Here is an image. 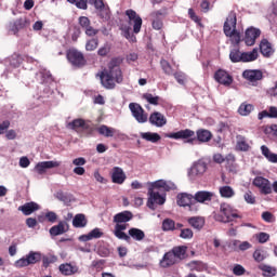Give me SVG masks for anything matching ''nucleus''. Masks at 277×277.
I'll return each mask as SVG.
<instances>
[{
	"label": "nucleus",
	"mask_w": 277,
	"mask_h": 277,
	"mask_svg": "<svg viewBox=\"0 0 277 277\" xmlns=\"http://www.w3.org/2000/svg\"><path fill=\"white\" fill-rule=\"evenodd\" d=\"M126 16H128L129 25L133 26V34H140L142 31V17L137 14V12L132 9L126 11Z\"/></svg>",
	"instance_id": "10"
},
{
	"label": "nucleus",
	"mask_w": 277,
	"mask_h": 277,
	"mask_svg": "<svg viewBox=\"0 0 277 277\" xmlns=\"http://www.w3.org/2000/svg\"><path fill=\"white\" fill-rule=\"evenodd\" d=\"M205 172H207V162L199 160L188 169V179L190 181H196L203 176Z\"/></svg>",
	"instance_id": "8"
},
{
	"label": "nucleus",
	"mask_w": 277,
	"mask_h": 277,
	"mask_svg": "<svg viewBox=\"0 0 277 277\" xmlns=\"http://www.w3.org/2000/svg\"><path fill=\"white\" fill-rule=\"evenodd\" d=\"M149 122L154 127L161 128V127H166V124H168V119H166V116H163V114L156 111L149 116Z\"/></svg>",
	"instance_id": "19"
},
{
	"label": "nucleus",
	"mask_w": 277,
	"mask_h": 277,
	"mask_svg": "<svg viewBox=\"0 0 277 277\" xmlns=\"http://www.w3.org/2000/svg\"><path fill=\"white\" fill-rule=\"evenodd\" d=\"M40 205L37 202L30 201L25 203L24 206H21L18 208V211H22L25 215H31V213H35V211H39Z\"/></svg>",
	"instance_id": "27"
},
{
	"label": "nucleus",
	"mask_w": 277,
	"mask_h": 277,
	"mask_svg": "<svg viewBox=\"0 0 277 277\" xmlns=\"http://www.w3.org/2000/svg\"><path fill=\"white\" fill-rule=\"evenodd\" d=\"M45 220H48V222H50L51 224H55V222H57V213L53 211L47 212Z\"/></svg>",
	"instance_id": "60"
},
{
	"label": "nucleus",
	"mask_w": 277,
	"mask_h": 277,
	"mask_svg": "<svg viewBox=\"0 0 277 277\" xmlns=\"http://www.w3.org/2000/svg\"><path fill=\"white\" fill-rule=\"evenodd\" d=\"M25 27H27V21L23 18L17 19L13 24V32L16 34L18 30L25 29Z\"/></svg>",
	"instance_id": "51"
},
{
	"label": "nucleus",
	"mask_w": 277,
	"mask_h": 277,
	"mask_svg": "<svg viewBox=\"0 0 277 277\" xmlns=\"http://www.w3.org/2000/svg\"><path fill=\"white\" fill-rule=\"evenodd\" d=\"M253 185L260 189L261 194L264 196H267L272 194V183L269 180L263 177V176H256L253 180Z\"/></svg>",
	"instance_id": "11"
},
{
	"label": "nucleus",
	"mask_w": 277,
	"mask_h": 277,
	"mask_svg": "<svg viewBox=\"0 0 277 277\" xmlns=\"http://www.w3.org/2000/svg\"><path fill=\"white\" fill-rule=\"evenodd\" d=\"M142 140H145L146 142H151V144H157L159 140H161V135L159 133L155 132H142L141 133Z\"/></svg>",
	"instance_id": "37"
},
{
	"label": "nucleus",
	"mask_w": 277,
	"mask_h": 277,
	"mask_svg": "<svg viewBox=\"0 0 277 277\" xmlns=\"http://www.w3.org/2000/svg\"><path fill=\"white\" fill-rule=\"evenodd\" d=\"M162 230L168 233L170 230H176V223L172 219H164L162 221Z\"/></svg>",
	"instance_id": "45"
},
{
	"label": "nucleus",
	"mask_w": 277,
	"mask_h": 277,
	"mask_svg": "<svg viewBox=\"0 0 277 277\" xmlns=\"http://www.w3.org/2000/svg\"><path fill=\"white\" fill-rule=\"evenodd\" d=\"M42 261V253L38 251H30L24 258L14 262V267L21 269L23 267H29V265H36Z\"/></svg>",
	"instance_id": "4"
},
{
	"label": "nucleus",
	"mask_w": 277,
	"mask_h": 277,
	"mask_svg": "<svg viewBox=\"0 0 277 277\" xmlns=\"http://www.w3.org/2000/svg\"><path fill=\"white\" fill-rule=\"evenodd\" d=\"M150 185L154 189H163L164 192H172L176 189V184L166 180H158L153 182Z\"/></svg>",
	"instance_id": "18"
},
{
	"label": "nucleus",
	"mask_w": 277,
	"mask_h": 277,
	"mask_svg": "<svg viewBox=\"0 0 277 277\" xmlns=\"http://www.w3.org/2000/svg\"><path fill=\"white\" fill-rule=\"evenodd\" d=\"M97 132L104 137H114V135H120V131H118L116 128H109L105 124L97 128Z\"/></svg>",
	"instance_id": "29"
},
{
	"label": "nucleus",
	"mask_w": 277,
	"mask_h": 277,
	"mask_svg": "<svg viewBox=\"0 0 277 277\" xmlns=\"http://www.w3.org/2000/svg\"><path fill=\"white\" fill-rule=\"evenodd\" d=\"M260 51L264 57H272L274 55V48H272V43L267 39L261 41Z\"/></svg>",
	"instance_id": "30"
},
{
	"label": "nucleus",
	"mask_w": 277,
	"mask_h": 277,
	"mask_svg": "<svg viewBox=\"0 0 277 277\" xmlns=\"http://www.w3.org/2000/svg\"><path fill=\"white\" fill-rule=\"evenodd\" d=\"M263 118H277V107L271 106L268 111L263 110L259 114V120H263Z\"/></svg>",
	"instance_id": "40"
},
{
	"label": "nucleus",
	"mask_w": 277,
	"mask_h": 277,
	"mask_svg": "<svg viewBox=\"0 0 277 277\" xmlns=\"http://www.w3.org/2000/svg\"><path fill=\"white\" fill-rule=\"evenodd\" d=\"M160 66H161V69L163 70L164 75H168L169 77L174 75V69L172 68V65H170V62L162 58L160 61Z\"/></svg>",
	"instance_id": "46"
},
{
	"label": "nucleus",
	"mask_w": 277,
	"mask_h": 277,
	"mask_svg": "<svg viewBox=\"0 0 277 277\" xmlns=\"http://www.w3.org/2000/svg\"><path fill=\"white\" fill-rule=\"evenodd\" d=\"M233 274L235 276H243V274H246V268L243 266H241L240 264H237L233 268Z\"/></svg>",
	"instance_id": "61"
},
{
	"label": "nucleus",
	"mask_w": 277,
	"mask_h": 277,
	"mask_svg": "<svg viewBox=\"0 0 277 277\" xmlns=\"http://www.w3.org/2000/svg\"><path fill=\"white\" fill-rule=\"evenodd\" d=\"M100 79L103 88L106 90H114V88H116V83H122V70L120 69L118 60L113 58L110 61L108 64V70L102 71Z\"/></svg>",
	"instance_id": "1"
},
{
	"label": "nucleus",
	"mask_w": 277,
	"mask_h": 277,
	"mask_svg": "<svg viewBox=\"0 0 277 277\" xmlns=\"http://www.w3.org/2000/svg\"><path fill=\"white\" fill-rule=\"evenodd\" d=\"M72 226L74 228H85L88 226V219L85 217V214H76L72 219Z\"/></svg>",
	"instance_id": "33"
},
{
	"label": "nucleus",
	"mask_w": 277,
	"mask_h": 277,
	"mask_svg": "<svg viewBox=\"0 0 277 277\" xmlns=\"http://www.w3.org/2000/svg\"><path fill=\"white\" fill-rule=\"evenodd\" d=\"M176 263L179 262L174 256V253H172V251H168L167 253H164V255L160 260L159 265L160 267L168 268V267H172V265H176Z\"/></svg>",
	"instance_id": "22"
},
{
	"label": "nucleus",
	"mask_w": 277,
	"mask_h": 277,
	"mask_svg": "<svg viewBox=\"0 0 277 277\" xmlns=\"http://www.w3.org/2000/svg\"><path fill=\"white\" fill-rule=\"evenodd\" d=\"M193 200H194V196L190 194L181 193L177 195L179 207H189Z\"/></svg>",
	"instance_id": "31"
},
{
	"label": "nucleus",
	"mask_w": 277,
	"mask_h": 277,
	"mask_svg": "<svg viewBox=\"0 0 277 277\" xmlns=\"http://www.w3.org/2000/svg\"><path fill=\"white\" fill-rule=\"evenodd\" d=\"M166 137H169L170 140H186L185 144H194L196 132H194V130L185 129L166 134Z\"/></svg>",
	"instance_id": "6"
},
{
	"label": "nucleus",
	"mask_w": 277,
	"mask_h": 277,
	"mask_svg": "<svg viewBox=\"0 0 277 277\" xmlns=\"http://www.w3.org/2000/svg\"><path fill=\"white\" fill-rule=\"evenodd\" d=\"M133 220V212L126 210L122 212H119L114 215L113 222L115 225L114 235L117 237V239H121L123 241H131V237L127 235V233H123V230H127L129 224L128 222H131Z\"/></svg>",
	"instance_id": "2"
},
{
	"label": "nucleus",
	"mask_w": 277,
	"mask_h": 277,
	"mask_svg": "<svg viewBox=\"0 0 277 277\" xmlns=\"http://www.w3.org/2000/svg\"><path fill=\"white\" fill-rule=\"evenodd\" d=\"M151 25L153 29L159 30L163 27V13L161 11H154L151 14Z\"/></svg>",
	"instance_id": "24"
},
{
	"label": "nucleus",
	"mask_w": 277,
	"mask_h": 277,
	"mask_svg": "<svg viewBox=\"0 0 277 277\" xmlns=\"http://www.w3.org/2000/svg\"><path fill=\"white\" fill-rule=\"evenodd\" d=\"M259 58V50L253 49L251 52L242 53V62H254Z\"/></svg>",
	"instance_id": "42"
},
{
	"label": "nucleus",
	"mask_w": 277,
	"mask_h": 277,
	"mask_svg": "<svg viewBox=\"0 0 277 277\" xmlns=\"http://www.w3.org/2000/svg\"><path fill=\"white\" fill-rule=\"evenodd\" d=\"M128 234L130 235L129 237H132V239H134L135 241H142L144 237H146L144 230L135 227L130 228Z\"/></svg>",
	"instance_id": "38"
},
{
	"label": "nucleus",
	"mask_w": 277,
	"mask_h": 277,
	"mask_svg": "<svg viewBox=\"0 0 277 277\" xmlns=\"http://www.w3.org/2000/svg\"><path fill=\"white\" fill-rule=\"evenodd\" d=\"M58 272H61L63 276H75V274H79V266L64 263L58 266Z\"/></svg>",
	"instance_id": "21"
},
{
	"label": "nucleus",
	"mask_w": 277,
	"mask_h": 277,
	"mask_svg": "<svg viewBox=\"0 0 277 277\" xmlns=\"http://www.w3.org/2000/svg\"><path fill=\"white\" fill-rule=\"evenodd\" d=\"M219 192L222 198H233L235 196V189L230 186H221Z\"/></svg>",
	"instance_id": "44"
},
{
	"label": "nucleus",
	"mask_w": 277,
	"mask_h": 277,
	"mask_svg": "<svg viewBox=\"0 0 277 277\" xmlns=\"http://www.w3.org/2000/svg\"><path fill=\"white\" fill-rule=\"evenodd\" d=\"M254 111V106L252 104L242 103L238 108V114L240 116H250Z\"/></svg>",
	"instance_id": "41"
},
{
	"label": "nucleus",
	"mask_w": 277,
	"mask_h": 277,
	"mask_svg": "<svg viewBox=\"0 0 277 277\" xmlns=\"http://www.w3.org/2000/svg\"><path fill=\"white\" fill-rule=\"evenodd\" d=\"M221 214L215 215L216 222H224L225 224L228 222H233L235 217H241L237 214V210H233V207L228 203H221L220 206Z\"/></svg>",
	"instance_id": "5"
},
{
	"label": "nucleus",
	"mask_w": 277,
	"mask_h": 277,
	"mask_svg": "<svg viewBox=\"0 0 277 277\" xmlns=\"http://www.w3.org/2000/svg\"><path fill=\"white\" fill-rule=\"evenodd\" d=\"M122 34L127 40H130V42H135V36L131 35V27L122 28Z\"/></svg>",
	"instance_id": "58"
},
{
	"label": "nucleus",
	"mask_w": 277,
	"mask_h": 277,
	"mask_svg": "<svg viewBox=\"0 0 277 277\" xmlns=\"http://www.w3.org/2000/svg\"><path fill=\"white\" fill-rule=\"evenodd\" d=\"M62 162L55 160L42 161L36 164L35 170L38 174H44L47 170H51L52 168H60Z\"/></svg>",
	"instance_id": "14"
},
{
	"label": "nucleus",
	"mask_w": 277,
	"mask_h": 277,
	"mask_svg": "<svg viewBox=\"0 0 277 277\" xmlns=\"http://www.w3.org/2000/svg\"><path fill=\"white\" fill-rule=\"evenodd\" d=\"M43 267H49L53 263H57V256L50 254L42 258Z\"/></svg>",
	"instance_id": "50"
},
{
	"label": "nucleus",
	"mask_w": 277,
	"mask_h": 277,
	"mask_svg": "<svg viewBox=\"0 0 277 277\" xmlns=\"http://www.w3.org/2000/svg\"><path fill=\"white\" fill-rule=\"evenodd\" d=\"M236 150H240V153H248V150H250V144L246 136L241 134L236 136Z\"/></svg>",
	"instance_id": "26"
},
{
	"label": "nucleus",
	"mask_w": 277,
	"mask_h": 277,
	"mask_svg": "<svg viewBox=\"0 0 277 277\" xmlns=\"http://www.w3.org/2000/svg\"><path fill=\"white\" fill-rule=\"evenodd\" d=\"M261 36V30L258 28H249L246 30L245 35V43L247 47H254L256 42V38Z\"/></svg>",
	"instance_id": "15"
},
{
	"label": "nucleus",
	"mask_w": 277,
	"mask_h": 277,
	"mask_svg": "<svg viewBox=\"0 0 277 277\" xmlns=\"http://www.w3.org/2000/svg\"><path fill=\"white\" fill-rule=\"evenodd\" d=\"M175 80L177 81V83H180V85H185V79L186 76L185 74H183V71H176L173 74Z\"/></svg>",
	"instance_id": "57"
},
{
	"label": "nucleus",
	"mask_w": 277,
	"mask_h": 277,
	"mask_svg": "<svg viewBox=\"0 0 277 277\" xmlns=\"http://www.w3.org/2000/svg\"><path fill=\"white\" fill-rule=\"evenodd\" d=\"M31 164V161H29V158L27 156H23L19 158V168H29Z\"/></svg>",
	"instance_id": "63"
},
{
	"label": "nucleus",
	"mask_w": 277,
	"mask_h": 277,
	"mask_svg": "<svg viewBox=\"0 0 277 277\" xmlns=\"http://www.w3.org/2000/svg\"><path fill=\"white\" fill-rule=\"evenodd\" d=\"M8 129H10V120H4L2 123H0V135L6 133Z\"/></svg>",
	"instance_id": "64"
},
{
	"label": "nucleus",
	"mask_w": 277,
	"mask_h": 277,
	"mask_svg": "<svg viewBox=\"0 0 277 277\" xmlns=\"http://www.w3.org/2000/svg\"><path fill=\"white\" fill-rule=\"evenodd\" d=\"M143 98H145L149 105H159V96H154L150 93H146L143 95Z\"/></svg>",
	"instance_id": "54"
},
{
	"label": "nucleus",
	"mask_w": 277,
	"mask_h": 277,
	"mask_svg": "<svg viewBox=\"0 0 277 277\" xmlns=\"http://www.w3.org/2000/svg\"><path fill=\"white\" fill-rule=\"evenodd\" d=\"M186 267H188L189 272H207V264L202 261H190L186 264Z\"/></svg>",
	"instance_id": "34"
},
{
	"label": "nucleus",
	"mask_w": 277,
	"mask_h": 277,
	"mask_svg": "<svg viewBox=\"0 0 277 277\" xmlns=\"http://www.w3.org/2000/svg\"><path fill=\"white\" fill-rule=\"evenodd\" d=\"M214 79L217 81V83H221V85H225L228 88V85H232L233 83V76H230L226 70L219 69L214 74Z\"/></svg>",
	"instance_id": "13"
},
{
	"label": "nucleus",
	"mask_w": 277,
	"mask_h": 277,
	"mask_svg": "<svg viewBox=\"0 0 277 277\" xmlns=\"http://www.w3.org/2000/svg\"><path fill=\"white\" fill-rule=\"evenodd\" d=\"M181 239H192L194 237V232L190 228L181 229Z\"/></svg>",
	"instance_id": "55"
},
{
	"label": "nucleus",
	"mask_w": 277,
	"mask_h": 277,
	"mask_svg": "<svg viewBox=\"0 0 277 277\" xmlns=\"http://www.w3.org/2000/svg\"><path fill=\"white\" fill-rule=\"evenodd\" d=\"M213 196H215V194H213L212 192L199 190L193 197H194V200H196V202H200L201 205H205V202H211L213 200Z\"/></svg>",
	"instance_id": "20"
},
{
	"label": "nucleus",
	"mask_w": 277,
	"mask_h": 277,
	"mask_svg": "<svg viewBox=\"0 0 277 277\" xmlns=\"http://www.w3.org/2000/svg\"><path fill=\"white\" fill-rule=\"evenodd\" d=\"M224 34L227 38H230L232 42L239 44L241 42V35L237 31V14L235 11L229 12L224 26Z\"/></svg>",
	"instance_id": "3"
},
{
	"label": "nucleus",
	"mask_w": 277,
	"mask_h": 277,
	"mask_svg": "<svg viewBox=\"0 0 277 277\" xmlns=\"http://www.w3.org/2000/svg\"><path fill=\"white\" fill-rule=\"evenodd\" d=\"M243 79H247V81H261L263 79V71L259 69H247L242 72Z\"/></svg>",
	"instance_id": "23"
},
{
	"label": "nucleus",
	"mask_w": 277,
	"mask_h": 277,
	"mask_svg": "<svg viewBox=\"0 0 277 277\" xmlns=\"http://www.w3.org/2000/svg\"><path fill=\"white\" fill-rule=\"evenodd\" d=\"M170 251L174 255V258L177 260V263H179L180 261H183V259H185V254H187V247L179 246V247H174Z\"/></svg>",
	"instance_id": "35"
},
{
	"label": "nucleus",
	"mask_w": 277,
	"mask_h": 277,
	"mask_svg": "<svg viewBox=\"0 0 277 277\" xmlns=\"http://www.w3.org/2000/svg\"><path fill=\"white\" fill-rule=\"evenodd\" d=\"M110 51L111 48L109 47V44H105L104 47L98 49L97 55H100V57H105Z\"/></svg>",
	"instance_id": "59"
},
{
	"label": "nucleus",
	"mask_w": 277,
	"mask_h": 277,
	"mask_svg": "<svg viewBox=\"0 0 277 277\" xmlns=\"http://www.w3.org/2000/svg\"><path fill=\"white\" fill-rule=\"evenodd\" d=\"M188 224H190L193 228L200 230L205 226V219L200 216H193L188 219Z\"/></svg>",
	"instance_id": "39"
},
{
	"label": "nucleus",
	"mask_w": 277,
	"mask_h": 277,
	"mask_svg": "<svg viewBox=\"0 0 277 277\" xmlns=\"http://www.w3.org/2000/svg\"><path fill=\"white\" fill-rule=\"evenodd\" d=\"M68 128L72 129L74 131H79L82 129L83 131H90V126L83 119H75L74 121L68 123Z\"/></svg>",
	"instance_id": "28"
},
{
	"label": "nucleus",
	"mask_w": 277,
	"mask_h": 277,
	"mask_svg": "<svg viewBox=\"0 0 277 277\" xmlns=\"http://www.w3.org/2000/svg\"><path fill=\"white\" fill-rule=\"evenodd\" d=\"M243 198L247 205H256V197L254 196L252 190H248L247 193H245Z\"/></svg>",
	"instance_id": "52"
},
{
	"label": "nucleus",
	"mask_w": 277,
	"mask_h": 277,
	"mask_svg": "<svg viewBox=\"0 0 277 277\" xmlns=\"http://www.w3.org/2000/svg\"><path fill=\"white\" fill-rule=\"evenodd\" d=\"M98 48V39H90L85 43L87 51H96Z\"/></svg>",
	"instance_id": "53"
},
{
	"label": "nucleus",
	"mask_w": 277,
	"mask_h": 277,
	"mask_svg": "<svg viewBox=\"0 0 277 277\" xmlns=\"http://www.w3.org/2000/svg\"><path fill=\"white\" fill-rule=\"evenodd\" d=\"M256 239L259 243H267L269 241V234L261 232L260 234H256Z\"/></svg>",
	"instance_id": "56"
},
{
	"label": "nucleus",
	"mask_w": 277,
	"mask_h": 277,
	"mask_svg": "<svg viewBox=\"0 0 277 277\" xmlns=\"http://www.w3.org/2000/svg\"><path fill=\"white\" fill-rule=\"evenodd\" d=\"M55 198L60 200L61 202H64L65 205H68L69 202H72V195L68 193H64L62 190H58L55 194Z\"/></svg>",
	"instance_id": "43"
},
{
	"label": "nucleus",
	"mask_w": 277,
	"mask_h": 277,
	"mask_svg": "<svg viewBox=\"0 0 277 277\" xmlns=\"http://www.w3.org/2000/svg\"><path fill=\"white\" fill-rule=\"evenodd\" d=\"M155 188L149 187L148 189V200H147V207L148 209H151V211H155V205H164L166 203V197L159 192H155Z\"/></svg>",
	"instance_id": "9"
},
{
	"label": "nucleus",
	"mask_w": 277,
	"mask_h": 277,
	"mask_svg": "<svg viewBox=\"0 0 277 277\" xmlns=\"http://www.w3.org/2000/svg\"><path fill=\"white\" fill-rule=\"evenodd\" d=\"M71 5H76L78 10H88V0H67Z\"/></svg>",
	"instance_id": "49"
},
{
	"label": "nucleus",
	"mask_w": 277,
	"mask_h": 277,
	"mask_svg": "<svg viewBox=\"0 0 277 277\" xmlns=\"http://www.w3.org/2000/svg\"><path fill=\"white\" fill-rule=\"evenodd\" d=\"M262 155L269 161L271 163H277V154L272 153L268 146H261Z\"/></svg>",
	"instance_id": "36"
},
{
	"label": "nucleus",
	"mask_w": 277,
	"mask_h": 277,
	"mask_svg": "<svg viewBox=\"0 0 277 277\" xmlns=\"http://www.w3.org/2000/svg\"><path fill=\"white\" fill-rule=\"evenodd\" d=\"M260 269L263 272V276L274 277L276 276V267L269 265H260Z\"/></svg>",
	"instance_id": "48"
},
{
	"label": "nucleus",
	"mask_w": 277,
	"mask_h": 277,
	"mask_svg": "<svg viewBox=\"0 0 277 277\" xmlns=\"http://www.w3.org/2000/svg\"><path fill=\"white\" fill-rule=\"evenodd\" d=\"M67 60L72 66H85L83 54L77 50H69L67 52Z\"/></svg>",
	"instance_id": "12"
},
{
	"label": "nucleus",
	"mask_w": 277,
	"mask_h": 277,
	"mask_svg": "<svg viewBox=\"0 0 277 277\" xmlns=\"http://www.w3.org/2000/svg\"><path fill=\"white\" fill-rule=\"evenodd\" d=\"M129 109L136 122L138 124H144L145 122H148V114L142 108V105L137 103H130L129 104Z\"/></svg>",
	"instance_id": "7"
},
{
	"label": "nucleus",
	"mask_w": 277,
	"mask_h": 277,
	"mask_svg": "<svg viewBox=\"0 0 277 277\" xmlns=\"http://www.w3.org/2000/svg\"><path fill=\"white\" fill-rule=\"evenodd\" d=\"M127 181V173L120 167H114L111 172V182L116 185H122Z\"/></svg>",
	"instance_id": "16"
},
{
	"label": "nucleus",
	"mask_w": 277,
	"mask_h": 277,
	"mask_svg": "<svg viewBox=\"0 0 277 277\" xmlns=\"http://www.w3.org/2000/svg\"><path fill=\"white\" fill-rule=\"evenodd\" d=\"M198 142H201V144H206L207 142H211L213 134L209 130L199 129L196 132Z\"/></svg>",
	"instance_id": "32"
},
{
	"label": "nucleus",
	"mask_w": 277,
	"mask_h": 277,
	"mask_svg": "<svg viewBox=\"0 0 277 277\" xmlns=\"http://www.w3.org/2000/svg\"><path fill=\"white\" fill-rule=\"evenodd\" d=\"M68 230V223L61 221L57 225H54L50 228V235L52 237H57L64 235Z\"/></svg>",
	"instance_id": "25"
},
{
	"label": "nucleus",
	"mask_w": 277,
	"mask_h": 277,
	"mask_svg": "<svg viewBox=\"0 0 277 277\" xmlns=\"http://www.w3.org/2000/svg\"><path fill=\"white\" fill-rule=\"evenodd\" d=\"M90 235H91V239H101V237H103V233L101 232V228H98V227L91 230Z\"/></svg>",
	"instance_id": "62"
},
{
	"label": "nucleus",
	"mask_w": 277,
	"mask_h": 277,
	"mask_svg": "<svg viewBox=\"0 0 277 277\" xmlns=\"http://www.w3.org/2000/svg\"><path fill=\"white\" fill-rule=\"evenodd\" d=\"M78 23L80 27L84 29V32L88 36L93 37L96 36V34H98V29H94V27L90 25V18H88L87 16H80Z\"/></svg>",
	"instance_id": "17"
},
{
	"label": "nucleus",
	"mask_w": 277,
	"mask_h": 277,
	"mask_svg": "<svg viewBox=\"0 0 277 277\" xmlns=\"http://www.w3.org/2000/svg\"><path fill=\"white\" fill-rule=\"evenodd\" d=\"M229 60L234 64H237V62H243V53L239 50H232L229 53Z\"/></svg>",
	"instance_id": "47"
}]
</instances>
